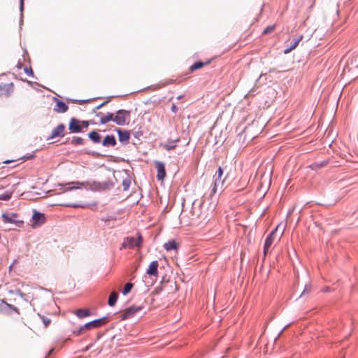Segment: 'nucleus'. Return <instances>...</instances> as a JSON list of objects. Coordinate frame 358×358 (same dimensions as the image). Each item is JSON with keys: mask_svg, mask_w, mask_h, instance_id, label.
Instances as JSON below:
<instances>
[{"mask_svg": "<svg viewBox=\"0 0 358 358\" xmlns=\"http://www.w3.org/2000/svg\"><path fill=\"white\" fill-rule=\"evenodd\" d=\"M12 161H10V160H6V161H4L3 163L4 164H8L10 162H11Z\"/></svg>", "mask_w": 358, "mask_h": 358, "instance_id": "ea45409f", "label": "nucleus"}, {"mask_svg": "<svg viewBox=\"0 0 358 358\" xmlns=\"http://www.w3.org/2000/svg\"><path fill=\"white\" fill-rule=\"evenodd\" d=\"M303 38V36L301 35L299 36V37L297 38H295L293 41L291 42V44L290 45L286 48L285 50H284V53L285 54H288L292 50H293L294 49H295L299 43H300V41L302 40Z\"/></svg>", "mask_w": 358, "mask_h": 358, "instance_id": "2eb2a0df", "label": "nucleus"}, {"mask_svg": "<svg viewBox=\"0 0 358 358\" xmlns=\"http://www.w3.org/2000/svg\"><path fill=\"white\" fill-rule=\"evenodd\" d=\"M42 320H43V322L44 327H48V325H49V324H50V322H51L50 319L43 317H42Z\"/></svg>", "mask_w": 358, "mask_h": 358, "instance_id": "7c9ffc66", "label": "nucleus"}, {"mask_svg": "<svg viewBox=\"0 0 358 358\" xmlns=\"http://www.w3.org/2000/svg\"><path fill=\"white\" fill-rule=\"evenodd\" d=\"M117 299V294L115 292H112L109 296L108 303L110 306H113L116 303Z\"/></svg>", "mask_w": 358, "mask_h": 358, "instance_id": "5701e85b", "label": "nucleus"}, {"mask_svg": "<svg viewBox=\"0 0 358 358\" xmlns=\"http://www.w3.org/2000/svg\"><path fill=\"white\" fill-rule=\"evenodd\" d=\"M141 309H142L141 306H132L127 308V309L124 310V313H122V319L125 320V319H127V318L133 316L135 313H136Z\"/></svg>", "mask_w": 358, "mask_h": 358, "instance_id": "423d86ee", "label": "nucleus"}, {"mask_svg": "<svg viewBox=\"0 0 358 358\" xmlns=\"http://www.w3.org/2000/svg\"><path fill=\"white\" fill-rule=\"evenodd\" d=\"M113 186L112 183L104 182L103 185V189H108L110 187Z\"/></svg>", "mask_w": 358, "mask_h": 358, "instance_id": "473e14b6", "label": "nucleus"}, {"mask_svg": "<svg viewBox=\"0 0 358 358\" xmlns=\"http://www.w3.org/2000/svg\"><path fill=\"white\" fill-rule=\"evenodd\" d=\"M275 27V24L268 26L267 27H266L264 29V30L263 31L262 34H270V33H271V32H273L274 31Z\"/></svg>", "mask_w": 358, "mask_h": 358, "instance_id": "cd10ccee", "label": "nucleus"}, {"mask_svg": "<svg viewBox=\"0 0 358 358\" xmlns=\"http://www.w3.org/2000/svg\"><path fill=\"white\" fill-rule=\"evenodd\" d=\"M164 248L166 250L169 251L171 250H177L178 248V244L176 241L171 240L164 243Z\"/></svg>", "mask_w": 358, "mask_h": 358, "instance_id": "a211bd4d", "label": "nucleus"}, {"mask_svg": "<svg viewBox=\"0 0 358 358\" xmlns=\"http://www.w3.org/2000/svg\"><path fill=\"white\" fill-rule=\"evenodd\" d=\"M108 322V320L106 317H101L95 320L92 321L93 326L95 328H99L105 324H106Z\"/></svg>", "mask_w": 358, "mask_h": 358, "instance_id": "4be33fe9", "label": "nucleus"}, {"mask_svg": "<svg viewBox=\"0 0 358 358\" xmlns=\"http://www.w3.org/2000/svg\"><path fill=\"white\" fill-rule=\"evenodd\" d=\"M23 3H24V0H20V8H21V10H22V8H23Z\"/></svg>", "mask_w": 358, "mask_h": 358, "instance_id": "58836bf2", "label": "nucleus"}, {"mask_svg": "<svg viewBox=\"0 0 358 358\" xmlns=\"http://www.w3.org/2000/svg\"><path fill=\"white\" fill-rule=\"evenodd\" d=\"M278 229V226L273 230L271 234L266 237L264 247V255L266 256L269 251V249L272 247L273 243L277 240L276 233Z\"/></svg>", "mask_w": 358, "mask_h": 358, "instance_id": "20e7f679", "label": "nucleus"}, {"mask_svg": "<svg viewBox=\"0 0 358 358\" xmlns=\"http://www.w3.org/2000/svg\"><path fill=\"white\" fill-rule=\"evenodd\" d=\"M210 63V61H208L206 62H195L194 64H192L190 67H189V71L191 72H193L194 71H196L197 69H201L202 67H203L206 64H208Z\"/></svg>", "mask_w": 358, "mask_h": 358, "instance_id": "412c9836", "label": "nucleus"}, {"mask_svg": "<svg viewBox=\"0 0 358 358\" xmlns=\"http://www.w3.org/2000/svg\"><path fill=\"white\" fill-rule=\"evenodd\" d=\"M171 110L173 113H176L177 111H178V108L177 106H176L175 103H173L172 106H171Z\"/></svg>", "mask_w": 358, "mask_h": 358, "instance_id": "72a5a7b5", "label": "nucleus"}, {"mask_svg": "<svg viewBox=\"0 0 358 358\" xmlns=\"http://www.w3.org/2000/svg\"><path fill=\"white\" fill-rule=\"evenodd\" d=\"M17 215L15 213H13L11 215L3 214L2 219L6 223H21L22 224V221H17L15 218L17 217Z\"/></svg>", "mask_w": 358, "mask_h": 358, "instance_id": "ddd939ff", "label": "nucleus"}, {"mask_svg": "<svg viewBox=\"0 0 358 358\" xmlns=\"http://www.w3.org/2000/svg\"><path fill=\"white\" fill-rule=\"evenodd\" d=\"M143 236L141 234H137V237H126L123 243L122 244L121 248H128V249H133L134 248H138V249H141L143 246Z\"/></svg>", "mask_w": 358, "mask_h": 358, "instance_id": "f257e3e1", "label": "nucleus"}, {"mask_svg": "<svg viewBox=\"0 0 358 358\" xmlns=\"http://www.w3.org/2000/svg\"><path fill=\"white\" fill-rule=\"evenodd\" d=\"M81 124L85 128L88 127V126H89V123L87 121H82Z\"/></svg>", "mask_w": 358, "mask_h": 358, "instance_id": "c9c22d12", "label": "nucleus"}, {"mask_svg": "<svg viewBox=\"0 0 358 358\" xmlns=\"http://www.w3.org/2000/svg\"><path fill=\"white\" fill-rule=\"evenodd\" d=\"M68 106L59 99H57L56 105L54 108V110L57 113H65L68 110Z\"/></svg>", "mask_w": 358, "mask_h": 358, "instance_id": "f8f14e48", "label": "nucleus"}, {"mask_svg": "<svg viewBox=\"0 0 358 358\" xmlns=\"http://www.w3.org/2000/svg\"><path fill=\"white\" fill-rule=\"evenodd\" d=\"M80 122L76 118H71L69 125V129L72 133H79L82 131Z\"/></svg>", "mask_w": 358, "mask_h": 358, "instance_id": "0eeeda50", "label": "nucleus"}, {"mask_svg": "<svg viewBox=\"0 0 358 358\" xmlns=\"http://www.w3.org/2000/svg\"><path fill=\"white\" fill-rule=\"evenodd\" d=\"M92 329H94L93 324L92 322H90L87 324H85L84 326L80 327V331H86V330H90Z\"/></svg>", "mask_w": 358, "mask_h": 358, "instance_id": "c85d7f7f", "label": "nucleus"}, {"mask_svg": "<svg viewBox=\"0 0 358 358\" xmlns=\"http://www.w3.org/2000/svg\"><path fill=\"white\" fill-rule=\"evenodd\" d=\"M130 112L125 110H119L114 116V122L118 125H124L129 122Z\"/></svg>", "mask_w": 358, "mask_h": 358, "instance_id": "f03ea898", "label": "nucleus"}, {"mask_svg": "<svg viewBox=\"0 0 358 358\" xmlns=\"http://www.w3.org/2000/svg\"><path fill=\"white\" fill-rule=\"evenodd\" d=\"M96 116L100 117V122L101 124H106L110 121L114 122V115L113 113H108L104 115L101 113H99L96 114Z\"/></svg>", "mask_w": 358, "mask_h": 358, "instance_id": "dca6fc26", "label": "nucleus"}, {"mask_svg": "<svg viewBox=\"0 0 358 358\" xmlns=\"http://www.w3.org/2000/svg\"><path fill=\"white\" fill-rule=\"evenodd\" d=\"M130 183H131V181L129 179L127 178L125 180H123L122 181V187H123V190L124 191H127L129 189V186H130Z\"/></svg>", "mask_w": 358, "mask_h": 358, "instance_id": "c756f323", "label": "nucleus"}, {"mask_svg": "<svg viewBox=\"0 0 358 358\" xmlns=\"http://www.w3.org/2000/svg\"><path fill=\"white\" fill-rule=\"evenodd\" d=\"M33 223L31 226L33 228L41 226L45 222V216L43 213L38 212H34L32 215Z\"/></svg>", "mask_w": 358, "mask_h": 358, "instance_id": "39448f33", "label": "nucleus"}, {"mask_svg": "<svg viewBox=\"0 0 358 358\" xmlns=\"http://www.w3.org/2000/svg\"><path fill=\"white\" fill-rule=\"evenodd\" d=\"M72 184H76V185H78V186H77V187H76V186H71V187H67V188L66 189V190H72V189H74L80 188V186H79V185H82V184H81V183H80V182H76V183L73 182Z\"/></svg>", "mask_w": 358, "mask_h": 358, "instance_id": "2f4dec72", "label": "nucleus"}, {"mask_svg": "<svg viewBox=\"0 0 358 358\" xmlns=\"http://www.w3.org/2000/svg\"><path fill=\"white\" fill-rule=\"evenodd\" d=\"M108 101H105L103 103H102L101 104L99 105L98 106L96 107V109H99L101 108L103 106H104Z\"/></svg>", "mask_w": 358, "mask_h": 358, "instance_id": "4c0bfd02", "label": "nucleus"}, {"mask_svg": "<svg viewBox=\"0 0 358 358\" xmlns=\"http://www.w3.org/2000/svg\"><path fill=\"white\" fill-rule=\"evenodd\" d=\"M223 175V169L219 167L217 171L213 176V189L211 195H213L217 192L218 187H222L224 183V180L222 179Z\"/></svg>", "mask_w": 358, "mask_h": 358, "instance_id": "7ed1b4c3", "label": "nucleus"}, {"mask_svg": "<svg viewBox=\"0 0 358 358\" xmlns=\"http://www.w3.org/2000/svg\"><path fill=\"white\" fill-rule=\"evenodd\" d=\"M24 71L27 73V74H28L29 76H32L33 75V71H32V70L31 69H28L27 68H25Z\"/></svg>", "mask_w": 358, "mask_h": 358, "instance_id": "f704fd0d", "label": "nucleus"}, {"mask_svg": "<svg viewBox=\"0 0 358 358\" xmlns=\"http://www.w3.org/2000/svg\"><path fill=\"white\" fill-rule=\"evenodd\" d=\"M75 314L79 318L86 317L91 315L90 311L88 309L82 308L76 310Z\"/></svg>", "mask_w": 358, "mask_h": 358, "instance_id": "aec40b11", "label": "nucleus"}, {"mask_svg": "<svg viewBox=\"0 0 358 358\" xmlns=\"http://www.w3.org/2000/svg\"><path fill=\"white\" fill-rule=\"evenodd\" d=\"M134 287V284L131 283V282H127V284H125L124 285V287L122 290V294L124 295H126L129 292H130V291L131 290V289L133 288Z\"/></svg>", "mask_w": 358, "mask_h": 358, "instance_id": "393cba45", "label": "nucleus"}, {"mask_svg": "<svg viewBox=\"0 0 358 358\" xmlns=\"http://www.w3.org/2000/svg\"><path fill=\"white\" fill-rule=\"evenodd\" d=\"M13 85L12 83L8 85L0 84V96H8L13 91Z\"/></svg>", "mask_w": 358, "mask_h": 358, "instance_id": "9b49d317", "label": "nucleus"}, {"mask_svg": "<svg viewBox=\"0 0 358 358\" xmlns=\"http://www.w3.org/2000/svg\"><path fill=\"white\" fill-rule=\"evenodd\" d=\"M260 180H261V181L259 182L260 187L267 188L271 184V174L270 173H267V174L263 173L261 176Z\"/></svg>", "mask_w": 358, "mask_h": 358, "instance_id": "4468645a", "label": "nucleus"}, {"mask_svg": "<svg viewBox=\"0 0 358 358\" xmlns=\"http://www.w3.org/2000/svg\"><path fill=\"white\" fill-rule=\"evenodd\" d=\"M155 167L157 170V178L158 180H163L166 177V171L164 163L161 162H156Z\"/></svg>", "mask_w": 358, "mask_h": 358, "instance_id": "6e6552de", "label": "nucleus"}, {"mask_svg": "<svg viewBox=\"0 0 358 358\" xmlns=\"http://www.w3.org/2000/svg\"><path fill=\"white\" fill-rule=\"evenodd\" d=\"M116 141L113 135H107L102 141L103 146H114Z\"/></svg>", "mask_w": 358, "mask_h": 358, "instance_id": "f3484780", "label": "nucleus"}, {"mask_svg": "<svg viewBox=\"0 0 358 358\" xmlns=\"http://www.w3.org/2000/svg\"><path fill=\"white\" fill-rule=\"evenodd\" d=\"M83 139L81 137H73L71 140V143L75 145L83 144Z\"/></svg>", "mask_w": 358, "mask_h": 358, "instance_id": "bb28decb", "label": "nucleus"}, {"mask_svg": "<svg viewBox=\"0 0 358 358\" xmlns=\"http://www.w3.org/2000/svg\"><path fill=\"white\" fill-rule=\"evenodd\" d=\"M65 126L63 124H59L52 131L50 138H54L57 136H64Z\"/></svg>", "mask_w": 358, "mask_h": 358, "instance_id": "1a4fd4ad", "label": "nucleus"}, {"mask_svg": "<svg viewBox=\"0 0 358 358\" xmlns=\"http://www.w3.org/2000/svg\"><path fill=\"white\" fill-rule=\"evenodd\" d=\"M85 331H80V328L78 330V331H74L77 336L81 335Z\"/></svg>", "mask_w": 358, "mask_h": 358, "instance_id": "e433bc0d", "label": "nucleus"}, {"mask_svg": "<svg viewBox=\"0 0 358 358\" xmlns=\"http://www.w3.org/2000/svg\"><path fill=\"white\" fill-rule=\"evenodd\" d=\"M158 266L159 264L157 261L152 262L147 269L146 273L149 275L157 277L158 275Z\"/></svg>", "mask_w": 358, "mask_h": 358, "instance_id": "9d476101", "label": "nucleus"}, {"mask_svg": "<svg viewBox=\"0 0 358 358\" xmlns=\"http://www.w3.org/2000/svg\"><path fill=\"white\" fill-rule=\"evenodd\" d=\"M12 196V192H6L3 194H0V200L8 201Z\"/></svg>", "mask_w": 358, "mask_h": 358, "instance_id": "a878e982", "label": "nucleus"}, {"mask_svg": "<svg viewBox=\"0 0 358 358\" xmlns=\"http://www.w3.org/2000/svg\"><path fill=\"white\" fill-rule=\"evenodd\" d=\"M1 187H0V189H1Z\"/></svg>", "mask_w": 358, "mask_h": 358, "instance_id": "a19ab883", "label": "nucleus"}, {"mask_svg": "<svg viewBox=\"0 0 358 358\" xmlns=\"http://www.w3.org/2000/svg\"><path fill=\"white\" fill-rule=\"evenodd\" d=\"M88 136L94 143H97L100 142L101 136L96 131L90 132Z\"/></svg>", "mask_w": 358, "mask_h": 358, "instance_id": "b1692460", "label": "nucleus"}, {"mask_svg": "<svg viewBox=\"0 0 358 358\" xmlns=\"http://www.w3.org/2000/svg\"><path fill=\"white\" fill-rule=\"evenodd\" d=\"M118 138L120 142H128L130 135L127 131L118 130Z\"/></svg>", "mask_w": 358, "mask_h": 358, "instance_id": "6ab92c4d", "label": "nucleus"}]
</instances>
